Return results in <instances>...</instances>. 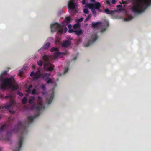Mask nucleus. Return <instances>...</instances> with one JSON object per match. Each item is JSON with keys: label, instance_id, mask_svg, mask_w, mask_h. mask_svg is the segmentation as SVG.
Listing matches in <instances>:
<instances>
[{"label": "nucleus", "instance_id": "39448f33", "mask_svg": "<svg viewBox=\"0 0 151 151\" xmlns=\"http://www.w3.org/2000/svg\"><path fill=\"white\" fill-rule=\"evenodd\" d=\"M51 32H54L57 31L60 34L65 33L67 30V28L66 27H61L60 24L57 23L51 24L50 25Z\"/></svg>", "mask_w": 151, "mask_h": 151}, {"label": "nucleus", "instance_id": "b1692460", "mask_svg": "<svg viewBox=\"0 0 151 151\" xmlns=\"http://www.w3.org/2000/svg\"><path fill=\"white\" fill-rule=\"evenodd\" d=\"M32 88V86H29L28 87V88L27 91H27L28 92V93L30 92Z\"/></svg>", "mask_w": 151, "mask_h": 151}, {"label": "nucleus", "instance_id": "e433bc0d", "mask_svg": "<svg viewBox=\"0 0 151 151\" xmlns=\"http://www.w3.org/2000/svg\"><path fill=\"white\" fill-rule=\"evenodd\" d=\"M42 88L43 90H44L45 89V85H43L42 87Z\"/></svg>", "mask_w": 151, "mask_h": 151}, {"label": "nucleus", "instance_id": "9d476101", "mask_svg": "<svg viewBox=\"0 0 151 151\" xmlns=\"http://www.w3.org/2000/svg\"><path fill=\"white\" fill-rule=\"evenodd\" d=\"M80 24L79 23L75 24L73 26L74 29H69V32L70 33L74 32L78 36L81 35L83 33V32L80 29Z\"/></svg>", "mask_w": 151, "mask_h": 151}, {"label": "nucleus", "instance_id": "4be33fe9", "mask_svg": "<svg viewBox=\"0 0 151 151\" xmlns=\"http://www.w3.org/2000/svg\"><path fill=\"white\" fill-rule=\"evenodd\" d=\"M105 12L108 14H111L112 11L109 10L108 9H106L105 10Z\"/></svg>", "mask_w": 151, "mask_h": 151}, {"label": "nucleus", "instance_id": "aec40b11", "mask_svg": "<svg viewBox=\"0 0 151 151\" xmlns=\"http://www.w3.org/2000/svg\"><path fill=\"white\" fill-rule=\"evenodd\" d=\"M111 1L112 4H114L116 2V0H107L106 2L109 5Z\"/></svg>", "mask_w": 151, "mask_h": 151}, {"label": "nucleus", "instance_id": "9b49d317", "mask_svg": "<svg viewBox=\"0 0 151 151\" xmlns=\"http://www.w3.org/2000/svg\"><path fill=\"white\" fill-rule=\"evenodd\" d=\"M51 52H55V53L53 57L52 58V59H54L57 58H60L62 57L63 55L67 54L68 52L66 51L65 52H59L58 49V48L53 47L50 50Z\"/></svg>", "mask_w": 151, "mask_h": 151}, {"label": "nucleus", "instance_id": "0eeeda50", "mask_svg": "<svg viewBox=\"0 0 151 151\" xmlns=\"http://www.w3.org/2000/svg\"><path fill=\"white\" fill-rule=\"evenodd\" d=\"M14 97V96L12 94L7 95L5 96L2 95L0 96V99L1 100H3L5 99L9 100V102L7 103L6 105L4 106V108L9 109L14 106L15 103V102L13 101Z\"/></svg>", "mask_w": 151, "mask_h": 151}, {"label": "nucleus", "instance_id": "f3484780", "mask_svg": "<svg viewBox=\"0 0 151 151\" xmlns=\"http://www.w3.org/2000/svg\"><path fill=\"white\" fill-rule=\"evenodd\" d=\"M53 98V94H52L51 96L49 98H47V103L48 104H50L52 101Z\"/></svg>", "mask_w": 151, "mask_h": 151}, {"label": "nucleus", "instance_id": "412c9836", "mask_svg": "<svg viewBox=\"0 0 151 151\" xmlns=\"http://www.w3.org/2000/svg\"><path fill=\"white\" fill-rule=\"evenodd\" d=\"M24 69V68H23L19 71L18 75H19L20 76H22V75L23 73Z\"/></svg>", "mask_w": 151, "mask_h": 151}, {"label": "nucleus", "instance_id": "dca6fc26", "mask_svg": "<svg viewBox=\"0 0 151 151\" xmlns=\"http://www.w3.org/2000/svg\"><path fill=\"white\" fill-rule=\"evenodd\" d=\"M70 42L69 41H66L64 42L61 45L63 47H68L70 44Z\"/></svg>", "mask_w": 151, "mask_h": 151}, {"label": "nucleus", "instance_id": "58836bf2", "mask_svg": "<svg viewBox=\"0 0 151 151\" xmlns=\"http://www.w3.org/2000/svg\"><path fill=\"white\" fill-rule=\"evenodd\" d=\"M121 6H122L121 5H118L117 6V7H121Z\"/></svg>", "mask_w": 151, "mask_h": 151}, {"label": "nucleus", "instance_id": "bb28decb", "mask_svg": "<svg viewBox=\"0 0 151 151\" xmlns=\"http://www.w3.org/2000/svg\"><path fill=\"white\" fill-rule=\"evenodd\" d=\"M68 67H66L65 68L64 70V73L65 74L66 72H68Z\"/></svg>", "mask_w": 151, "mask_h": 151}, {"label": "nucleus", "instance_id": "72a5a7b5", "mask_svg": "<svg viewBox=\"0 0 151 151\" xmlns=\"http://www.w3.org/2000/svg\"><path fill=\"white\" fill-rule=\"evenodd\" d=\"M35 89H34L32 91L31 93L32 94H33L35 93Z\"/></svg>", "mask_w": 151, "mask_h": 151}, {"label": "nucleus", "instance_id": "a211bd4d", "mask_svg": "<svg viewBox=\"0 0 151 151\" xmlns=\"http://www.w3.org/2000/svg\"><path fill=\"white\" fill-rule=\"evenodd\" d=\"M97 37L96 35L95 34L93 35L91 38L92 40V42H93L95 41L97 39Z\"/></svg>", "mask_w": 151, "mask_h": 151}, {"label": "nucleus", "instance_id": "1a4fd4ad", "mask_svg": "<svg viewBox=\"0 0 151 151\" xmlns=\"http://www.w3.org/2000/svg\"><path fill=\"white\" fill-rule=\"evenodd\" d=\"M109 24L108 21L107 20H106L103 23L100 22L93 23L92 24V26L95 29L101 28V32H103L105 30L106 28L103 29V27L104 26H108Z\"/></svg>", "mask_w": 151, "mask_h": 151}, {"label": "nucleus", "instance_id": "c756f323", "mask_svg": "<svg viewBox=\"0 0 151 151\" xmlns=\"http://www.w3.org/2000/svg\"><path fill=\"white\" fill-rule=\"evenodd\" d=\"M91 15H89L88 16V17L85 20V21H87L88 20H89L91 18Z\"/></svg>", "mask_w": 151, "mask_h": 151}, {"label": "nucleus", "instance_id": "7ed1b4c3", "mask_svg": "<svg viewBox=\"0 0 151 151\" xmlns=\"http://www.w3.org/2000/svg\"><path fill=\"white\" fill-rule=\"evenodd\" d=\"M85 9H83V12L85 14L88 13V9H90L93 13L96 15V10H99L101 7L100 3L95 1V0H91L90 3L86 4L85 6Z\"/></svg>", "mask_w": 151, "mask_h": 151}, {"label": "nucleus", "instance_id": "a878e982", "mask_svg": "<svg viewBox=\"0 0 151 151\" xmlns=\"http://www.w3.org/2000/svg\"><path fill=\"white\" fill-rule=\"evenodd\" d=\"M27 101V99L25 97H24L22 99V102L23 104H25Z\"/></svg>", "mask_w": 151, "mask_h": 151}, {"label": "nucleus", "instance_id": "6ab92c4d", "mask_svg": "<svg viewBox=\"0 0 151 151\" xmlns=\"http://www.w3.org/2000/svg\"><path fill=\"white\" fill-rule=\"evenodd\" d=\"M5 138L4 139H1L0 138V140H8L9 139V135L8 133H7V134L5 135Z\"/></svg>", "mask_w": 151, "mask_h": 151}, {"label": "nucleus", "instance_id": "20e7f679", "mask_svg": "<svg viewBox=\"0 0 151 151\" xmlns=\"http://www.w3.org/2000/svg\"><path fill=\"white\" fill-rule=\"evenodd\" d=\"M30 76L32 77L34 80H37L42 78L45 80L48 79L47 81V83H53L56 85V82L53 79L49 78V74L46 73L42 76L40 70H38L35 73L33 71H32L31 73Z\"/></svg>", "mask_w": 151, "mask_h": 151}, {"label": "nucleus", "instance_id": "a19ab883", "mask_svg": "<svg viewBox=\"0 0 151 151\" xmlns=\"http://www.w3.org/2000/svg\"><path fill=\"white\" fill-rule=\"evenodd\" d=\"M44 93H43L42 94V95H44Z\"/></svg>", "mask_w": 151, "mask_h": 151}, {"label": "nucleus", "instance_id": "423d86ee", "mask_svg": "<svg viewBox=\"0 0 151 151\" xmlns=\"http://www.w3.org/2000/svg\"><path fill=\"white\" fill-rule=\"evenodd\" d=\"M78 4L75 0H69L68 4V12L72 14L77 12L78 11Z\"/></svg>", "mask_w": 151, "mask_h": 151}, {"label": "nucleus", "instance_id": "7c9ffc66", "mask_svg": "<svg viewBox=\"0 0 151 151\" xmlns=\"http://www.w3.org/2000/svg\"><path fill=\"white\" fill-rule=\"evenodd\" d=\"M132 19L131 17H129V18H125L124 19V20L126 21H129L130 20H131Z\"/></svg>", "mask_w": 151, "mask_h": 151}, {"label": "nucleus", "instance_id": "ea45409f", "mask_svg": "<svg viewBox=\"0 0 151 151\" xmlns=\"http://www.w3.org/2000/svg\"><path fill=\"white\" fill-rule=\"evenodd\" d=\"M0 151H2V149L1 148H0Z\"/></svg>", "mask_w": 151, "mask_h": 151}, {"label": "nucleus", "instance_id": "c9c22d12", "mask_svg": "<svg viewBox=\"0 0 151 151\" xmlns=\"http://www.w3.org/2000/svg\"><path fill=\"white\" fill-rule=\"evenodd\" d=\"M90 45V43H88V44H85L84 45V46L86 47H87L89 46Z\"/></svg>", "mask_w": 151, "mask_h": 151}, {"label": "nucleus", "instance_id": "2f4dec72", "mask_svg": "<svg viewBox=\"0 0 151 151\" xmlns=\"http://www.w3.org/2000/svg\"><path fill=\"white\" fill-rule=\"evenodd\" d=\"M83 18H81L80 19H78L77 20V22H81L83 21Z\"/></svg>", "mask_w": 151, "mask_h": 151}, {"label": "nucleus", "instance_id": "2eb2a0df", "mask_svg": "<svg viewBox=\"0 0 151 151\" xmlns=\"http://www.w3.org/2000/svg\"><path fill=\"white\" fill-rule=\"evenodd\" d=\"M71 19L70 17H66L63 23V25H66L68 23H70L71 22Z\"/></svg>", "mask_w": 151, "mask_h": 151}, {"label": "nucleus", "instance_id": "f8f14e48", "mask_svg": "<svg viewBox=\"0 0 151 151\" xmlns=\"http://www.w3.org/2000/svg\"><path fill=\"white\" fill-rule=\"evenodd\" d=\"M44 108V107L42 104V98L40 97H39L37 101V104L34 107L33 109H35L36 110H38L42 109Z\"/></svg>", "mask_w": 151, "mask_h": 151}, {"label": "nucleus", "instance_id": "c85d7f7f", "mask_svg": "<svg viewBox=\"0 0 151 151\" xmlns=\"http://www.w3.org/2000/svg\"><path fill=\"white\" fill-rule=\"evenodd\" d=\"M68 28L69 29H74L73 27H72V26L70 24L68 25Z\"/></svg>", "mask_w": 151, "mask_h": 151}, {"label": "nucleus", "instance_id": "cd10ccee", "mask_svg": "<svg viewBox=\"0 0 151 151\" xmlns=\"http://www.w3.org/2000/svg\"><path fill=\"white\" fill-rule=\"evenodd\" d=\"M35 99L34 97H32L31 99H30L29 101V103H31L32 102L34 101Z\"/></svg>", "mask_w": 151, "mask_h": 151}, {"label": "nucleus", "instance_id": "6e6552de", "mask_svg": "<svg viewBox=\"0 0 151 151\" xmlns=\"http://www.w3.org/2000/svg\"><path fill=\"white\" fill-rule=\"evenodd\" d=\"M43 58L44 61V69L47 71H51L53 69V66L49 62V60L50 58L49 56L45 55L44 56Z\"/></svg>", "mask_w": 151, "mask_h": 151}, {"label": "nucleus", "instance_id": "ddd939ff", "mask_svg": "<svg viewBox=\"0 0 151 151\" xmlns=\"http://www.w3.org/2000/svg\"><path fill=\"white\" fill-rule=\"evenodd\" d=\"M23 141V138H20L17 141L14 149L13 151H19L21 147Z\"/></svg>", "mask_w": 151, "mask_h": 151}, {"label": "nucleus", "instance_id": "393cba45", "mask_svg": "<svg viewBox=\"0 0 151 151\" xmlns=\"http://www.w3.org/2000/svg\"><path fill=\"white\" fill-rule=\"evenodd\" d=\"M38 65L40 66H42V62L41 61H39L37 62Z\"/></svg>", "mask_w": 151, "mask_h": 151}, {"label": "nucleus", "instance_id": "79ce46f5", "mask_svg": "<svg viewBox=\"0 0 151 151\" xmlns=\"http://www.w3.org/2000/svg\"><path fill=\"white\" fill-rule=\"evenodd\" d=\"M33 67L34 68H35V66H33Z\"/></svg>", "mask_w": 151, "mask_h": 151}, {"label": "nucleus", "instance_id": "f704fd0d", "mask_svg": "<svg viewBox=\"0 0 151 151\" xmlns=\"http://www.w3.org/2000/svg\"><path fill=\"white\" fill-rule=\"evenodd\" d=\"M17 94L20 96H23L22 93H20V92H18Z\"/></svg>", "mask_w": 151, "mask_h": 151}, {"label": "nucleus", "instance_id": "4c0bfd02", "mask_svg": "<svg viewBox=\"0 0 151 151\" xmlns=\"http://www.w3.org/2000/svg\"><path fill=\"white\" fill-rule=\"evenodd\" d=\"M29 119L30 121H31L32 119V118L31 117H29Z\"/></svg>", "mask_w": 151, "mask_h": 151}, {"label": "nucleus", "instance_id": "f257e3e1", "mask_svg": "<svg viewBox=\"0 0 151 151\" xmlns=\"http://www.w3.org/2000/svg\"><path fill=\"white\" fill-rule=\"evenodd\" d=\"M6 74L7 71H5L3 72L0 75V89H16L18 86L14 78H5L4 76Z\"/></svg>", "mask_w": 151, "mask_h": 151}, {"label": "nucleus", "instance_id": "f03ea898", "mask_svg": "<svg viewBox=\"0 0 151 151\" xmlns=\"http://www.w3.org/2000/svg\"><path fill=\"white\" fill-rule=\"evenodd\" d=\"M150 5L151 0H134L131 9L135 13H141Z\"/></svg>", "mask_w": 151, "mask_h": 151}, {"label": "nucleus", "instance_id": "4468645a", "mask_svg": "<svg viewBox=\"0 0 151 151\" xmlns=\"http://www.w3.org/2000/svg\"><path fill=\"white\" fill-rule=\"evenodd\" d=\"M50 46V44L49 43H47L45 44L43 47H41L40 49L38 50V52H41V51L43 49L46 50L47 49L49 48Z\"/></svg>", "mask_w": 151, "mask_h": 151}, {"label": "nucleus", "instance_id": "5701e85b", "mask_svg": "<svg viewBox=\"0 0 151 151\" xmlns=\"http://www.w3.org/2000/svg\"><path fill=\"white\" fill-rule=\"evenodd\" d=\"M6 128V126L5 125H2L1 128L0 129V132H1L3 131H4V129H5Z\"/></svg>", "mask_w": 151, "mask_h": 151}, {"label": "nucleus", "instance_id": "473e14b6", "mask_svg": "<svg viewBox=\"0 0 151 151\" xmlns=\"http://www.w3.org/2000/svg\"><path fill=\"white\" fill-rule=\"evenodd\" d=\"M86 0H82V4H86Z\"/></svg>", "mask_w": 151, "mask_h": 151}]
</instances>
